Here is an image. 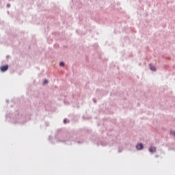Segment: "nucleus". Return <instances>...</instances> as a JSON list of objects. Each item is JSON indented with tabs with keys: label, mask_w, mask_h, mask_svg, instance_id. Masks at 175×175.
I'll list each match as a JSON object with an SVG mask.
<instances>
[{
	"label": "nucleus",
	"mask_w": 175,
	"mask_h": 175,
	"mask_svg": "<svg viewBox=\"0 0 175 175\" xmlns=\"http://www.w3.org/2000/svg\"><path fill=\"white\" fill-rule=\"evenodd\" d=\"M8 69H9L8 65L2 66L0 68V70H1V72H6V70H8Z\"/></svg>",
	"instance_id": "nucleus-1"
},
{
	"label": "nucleus",
	"mask_w": 175,
	"mask_h": 175,
	"mask_svg": "<svg viewBox=\"0 0 175 175\" xmlns=\"http://www.w3.org/2000/svg\"><path fill=\"white\" fill-rule=\"evenodd\" d=\"M148 150L150 151V152H152V153L157 152V147L150 146Z\"/></svg>",
	"instance_id": "nucleus-2"
},
{
	"label": "nucleus",
	"mask_w": 175,
	"mask_h": 175,
	"mask_svg": "<svg viewBox=\"0 0 175 175\" xmlns=\"http://www.w3.org/2000/svg\"><path fill=\"white\" fill-rule=\"evenodd\" d=\"M49 83V81L47 79H45L44 81V84H48Z\"/></svg>",
	"instance_id": "nucleus-6"
},
{
	"label": "nucleus",
	"mask_w": 175,
	"mask_h": 175,
	"mask_svg": "<svg viewBox=\"0 0 175 175\" xmlns=\"http://www.w3.org/2000/svg\"><path fill=\"white\" fill-rule=\"evenodd\" d=\"M136 148H137V150H143V148H144L143 144L140 143V144H137Z\"/></svg>",
	"instance_id": "nucleus-3"
},
{
	"label": "nucleus",
	"mask_w": 175,
	"mask_h": 175,
	"mask_svg": "<svg viewBox=\"0 0 175 175\" xmlns=\"http://www.w3.org/2000/svg\"><path fill=\"white\" fill-rule=\"evenodd\" d=\"M150 68L153 72H155V70H157V68H156L155 66H154L152 64H150Z\"/></svg>",
	"instance_id": "nucleus-4"
},
{
	"label": "nucleus",
	"mask_w": 175,
	"mask_h": 175,
	"mask_svg": "<svg viewBox=\"0 0 175 175\" xmlns=\"http://www.w3.org/2000/svg\"><path fill=\"white\" fill-rule=\"evenodd\" d=\"M59 66H65V63H64V62H60Z\"/></svg>",
	"instance_id": "nucleus-5"
},
{
	"label": "nucleus",
	"mask_w": 175,
	"mask_h": 175,
	"mask_svg": "<svg viewBox=\"0 0 175 175\" xmlns=\"http://www.w3.org/2000/svg\"><path fill=\"white\" fill-rule=\"evenodd\" d=\"M64 124H66V120H64Z\"/></svg>",
	"instance_id": "nucleus-7"
}]
</instances>
